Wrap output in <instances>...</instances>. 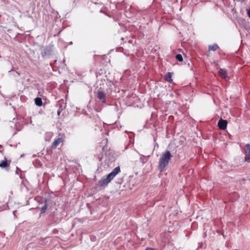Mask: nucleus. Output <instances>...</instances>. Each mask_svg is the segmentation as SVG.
I'll list each match as a JSON object with an SVG mask.
<instances>
[{
    "instance_id": "nucleus-1",
    "label": "nucleus",
    "mask_w": 250,
    "mask_h": 250,
    "mask_svg": "<svg viewBox=\"0 0 250 250\" xmlns=\"http://www.w3.org/2000/svg\"><path fill=\"white\" fill-rule=\"evenodd\" d=\"M172 156L170 151L168 150H166L162 154L158 165V168L161 171H163L168 165Z\"/></svg>"
},
{
    "instance_id": "nucleus-2",
    "label": "nucleus",
    "mask_w": 250,
    "mask_h": 250,
    "mask_svg": "<svg viewBox=\"0 0 250 250\" xmlns=\"http://www.w3.org/2000/svg\"><path fill=\"white\" fill-rule=\"evenodd\" d=\"M120 171V167H116L110 173L107 175L108 176V179H110L112 180Z\"/></svg>"
},
{
    "instance_id": "nucleus-3",
    "label": "nucleus",
    "mask_w": 250,
    "mask_h": 250,
    "mask_svg": "<svg viewBox=\"0 0 250 250\" xmlns=\"http://www.w3.org/2000/svg\"><path fill=\"white\" fill-rule=\"evenodd\" d=\"M120 171V167H116L110 173L107 175L108 176V179H110L112 180Z\"/></svg>"
},
{
    "instance_id": "nucleus-4",
    "label": "nucleus",
    "mask_w": 250,
    "mask_h": 250,
    "mask_svg": "<svg viewBox=\"0 0 250 250\" xmlns=\"http://www.w3.org/2000/svg\"><path fill=\"white\" fill-rule=\"evenodd\" d=\"M245 151V161L250 162V145L248 144L245 146L244 148Z\"/></svg>"
},
{
    "instance_id": "nucleus-5",
    "label": "nucleus",
    "mask_w": 250,
    "mask_h": 250,
    "mask_svg": "<svg viewBox=\"0 0 250 250\" xmlns=\"http://www.w3.org/2000/svg\"><path fill=\"white\" fill-rule=\"evenodd\" d=\"M111 180L110 179H108V176L106 175V177H103L98 182V185L100 187H105L108 183L111 182Z\"/></svg>"
},
{
    "instance_id": "nucleus-6",
    "label": "nucleus",
    "mask_w": 250,
    "mask_h": 250,
    "mask_svg": "<svg viewBox=\"0 0 250 250\" xmlns=\"http://www.w3.org/2000/svg\"><path fill=\"white\" fill-rule=\"evenodd\" d=\"M97 97L103 103H106L105 94L103 91L98 90L97 92Z\"/></svg>"
},
{
    "instance_id": "nucleus-7",
    "label": "nucleus",
    "mask_w": 250,
    "mask_h": 250,
    "mask_svg": "<svg viewBox=\"0 0 250 250\" xmlns=\"http://www.w3.org/2000/svg\"><path fill=\"white\" fill-rule=\"evenodd\" d=\"M228 122L226 120L220 119L218 123V126L221 129H225L227 126Z\"/></svg>"
},
{
    "instance_id": "nucleus-8",
    "label": "nucleus",
    "mask_w": 250,
    "mask_h": 250,
    "mask_svg": "<svg viewBox=\"0 0 250 250\" xmlns=\"http://www.w3.org/2000/svg\"><path fill=\"white\" fill-rule=\"evenodd\" d=\"M10 164V161H8L7 159L5 157L4 160L2 161L0 163V167L2 168H5L7 167H8Z\"/></svg>"
},
{
    "instance_id": "nucleus-9",
    "label": "nucleus",
    "mask_w": 250,
    "mask_h": 250,
    "mask_svg": "<svg viewBox=\"0 0 250 250\" xmlns=\"http://www.w3.org/2000/svg\"><path fill=\"white\" fill-rule=\"evenodd\" d=\"M63 139L62 137H59L56 139L52 144L53 148H56L62 142Z\"/></svg>"
},
{
    "instance_id": "nucleus-10",
    "label": "nucleus",
    "mask_w": 250,
    "mask_h": 250,
    "mask_svg": "<svg viewBox=\"0 0 250 250\" xmlns=\"http://www.w3.org/2000/svg\"><path fill=\"white\" fill-rule=\"evenodd\" d=\"M219 75L223 79H226L227 78V71L225 69H220L219 70Z\"/></svg>"
},
{
    "instance_id": "nucleus-11",
    "label": "nucleus",
    "mask_w": 250,
    "mask_h": 250,
    "mask_svg": "<svg viewBox=\"0 0 250 250\" xmlns=\"http://www.w3.org/2000/svg\"><path fill=\"white\" fill-rule=\"evenodd\" d=\"M218 48L219 46L217 44H214L208 46V50L209 51H215Z\"/></svg>"
},
{
    "instance_id": "nucleus-12",
    "label": "nucleus",
    "mask_w": 250,
    "mask_h": 250,
    "mask_svg": "<svg viewBox=\"0 0 250 250\" xmlns=\"http://www.w3.org/2000/svg\"><path fill=\"white\" fill-rule=\"evenodd\" d=\"M172 74V73L168 72L165 76V80L168 82H171L172 81L171 79Z\"/></svg>"
},
{
    "instance_id": "nucleus-13",
    "label": "nucleus",
    "mask_w": 250,
    "mask_h": 250,
    "mask_svg": "<svg viewBox=\"0 0 250 250\" xmlns=\"http://www.w3.org/2000/svg\"><path fill=\"white\" fill-rule=\"evenodd\" d=\"M35 104L38 106H41L42 104V100L41 98L37 97L35 99Z\"/></svg>"
},
{
    "instance_id": "nucleus-14",
    "label": "nucleus",
    "mask_w": 250,
    "mask_h": 250,
    "mask_svg": "<svg viewBox=\"0 0 250 250\" xmlns=\"http://www.w3.org/2000/svg\"><path fill=\"white\" fill-rule=\"evenodd\" d=\"M43 207L41 208V213H44L47 209V200L46 199L45 200V203Z\"/></svg>"
},
{
    "instance_id": "nucleus-15",
    "label": "nucleus",
    "mask_w": 250,
    "mask_h": 250,
    "mask_svg": "<svg viewBox=\"0 0 250 250\" xmlns=\"http://www.w3.org/2000/svg\"><path fill=\"white\" fill-rule=\"evenodd\" d=\"M175 58L179 62H182L183 60L182 56L180 54H177Z\"/></svg>"
},
{
    "instance_id": "nucleus-16",
    "label": "nucleus",
    "mask_w": 250,
    "mask_h": 250,
    "mask_svg": "<svg viewBox=\"0 0 250 250\" xmlns=\"http://www.w3.org/2000/svg\"><path fill=\"white\" fill-rule=\"evenodd\" d=\"M42 57H44L48 55V51L46 49H44L42 51Z\"/></svg>"
},
{
    "instance_id": "nucleus-17",
    "label": "nucleus",
    "mask_w": 250,
    "mask_h": 250,
    "mask_svg": "<svg viewBox=\"0 0 250 250\" xmlns=\"http://www.w3.org/2000/svg\"><path fill=\"white\" fill-rule=\"evenodd\" d=\"M62 110V109L61 108V107H60V108L57 111V114L58 116H60Z\"/></svg>"
},
{
    "instance_id": "nucleus-18",
    "label": "nucleus",
    "mask_w": 250,
    "mask_h": 250,
    "mask_svg": "<svg viewBox=\"0 0 250 250\" xmlns=\"http://www.w3.org/2000/svg\"><path fill=\"white\" fill-rule=\"evenodd\" d=\"M247 13L248 17L250 19V9L247 10Z\"/></svg>"
},
{
    "instance_id": "nucleus-19",
    "label": "nucleus",
    "mask_w": 250,
    "mask_h": 250,
    "mask_svg": "<svg viewBox=\"0 0 250 250\" xmlns=\"http://www.w3.org/2000/svg\"><path fill=\"white\" fill-rule=\"evenodd\" d=\"M145 250H154L153 249L151 248H147Z\"/></svg>"
},
{
    "instance_id": "nucleus-20",
    "label": "nucleus",
    "mask_w": 250,
    "mask_h": 250,
    "mask_svg": "<svg viewBox=\"0 0 250 250\" xmlns=\"http://www.w3.org/2000/svg\"><path fill=\"white\" fill-rule=\"evenodd\" d=\"M73 44V42H70L69 43H68V45H72Z\"/></svg>"
},
{
    "instance_id": "nucleus-21",
    "label": "nucleus",
    "mask_w": 250,
    "mask_h": 250,
    "mask_svg": "<svg viewBox=\"0 0 250 250\" xmlns=\"http://www.w3.org/2000/svg\"><path fill=\"white\" fill-rule=\"evenodd\" d=\"M17 73L18 74V75H20V74L19 73H18L17 72Z\"/></svg>"
},
{
    "instance_id": "nucleus-22",
    "label": "nucleus",
    "mask_w": 250,
    "mask_h": 250,
    "mask_svg": "<svg viewBox=\"0 0 250 250\" xmlns=\"http://www.w3.org/2000/svg\"><path fill=\"white\" fill-rule=\"evenodd\" d=\"M142 158H140V161H142Z\"/></svg>"
},
{
    "instance_id": "nucleus-23",
    "label": "nucleus",
    "mask_w": 250,
    "mask_h": 250,
    "mask_svg": "<svg viewBox=\"0 0 250 250\" xmlns=\"http://www.w3.org/2000/svg\"><path fill=\"white\" fill-rule=\"evenodd\" d=\"M156 146H158V144H156Z\"/></svg>"
}]
</instances>
